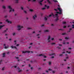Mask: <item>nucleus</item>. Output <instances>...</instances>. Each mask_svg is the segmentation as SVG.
<instances>
[{"instance_id":"nucleus-9","label":"nucleus","mask_w":74,"mask_h":74,"mask_svg":"<svg viewBox=\"0 0 74 74\" xmlns=\"http://www.w3.org/2000/svg\"><path fill=\"white\" fill-rule=\"evenodd\" d=\"M51 38V36H49V38H48V42H50V40H49V39H50V38Z\"/></svg>"},{"instance_id":"nucleus-55","label":"nucleus","mask_w":74,"mask_h":74,"mask_svg":"<svg viewBox=\"0 0 74 74\" xmlns=\"http://www.w3.org/2000/svg\"><path fill=\"white\" fill-rule=\"evenodd\" d=\"M59 46H62V45L59 44Z\"/></svg>"},{"instance_id":"nucleus-40","label":"nucleus","mask_w":74,"mask_h":74,"mask_svg":"<svg viewBox=\"0 0 74 74\" xmlns=\"http://www.w3.org/2000/svg\"><path fill=\"white\" fill-rule=\"evenodd\" d=\"M13 67H14V68H16V67H17V66H13Z\"/></svg>"},{"instance_id":"nucleus-44","label":"nucleus","mask_w":74,"mask_h":74,"mask_svg":"<svg viewBox=\"0 0 74 74\" xmlns=\"http://www.w3.org/2000/svg\"><path fill=\"white\" fill-rule=\"evenodd\" d=\"M69 49H71V47H69L68 48Z\"/></svg>"},{"instance_id":"nucleus-19","label":"nucleus","mask_w":74,"mask_h":74,"mask_svg":"<svg viewBox=\"0 0 74 74\" xmlns=\"http://www.w3.org/2000/svg\"><path fill=\"white\" fill-rule=\"evenodd\" d=\"M44 32H49V31L48 30H45L44 31Z\"/></svg>"},{"instance_id":"nucleus-53","label":"nucleus","mask_w":74,"mask_h":74,"mask_svg":"<svg viewBox=\"0 0 74 74\" xmlns=\"http://www.w3.org/2000/svg\"><path fill=\"white\" fill-rule=\"evenodd\" d=\"M51 58H54V56H52L51 57Z\"/></svg>"},{"instance_id":"nucleus-52","label":"nucleus","mask_w":74,"mask_h":74,"mask_svg":"<svg viewBox=\"0 0 74 74\" xmlns=\"http://www.w3.org/2000/svg\"><path fill=\"white\" fill-rule=\"evenodd\" d=\"M46 73H48V71H46Z\"/></svg>"},{"instance_id":"nucleus-28","label":"nucleus","mask_w":74,"mask_h":74,"mask_svg":"<svg viewBox=\"0 0 74 74\" xmlns=\"http://www.w3.org/2000/svg\"><path fill=\"white\" fill-rule=\"evenodd\" d=\"M44 1V0H42L41 1H40L39 2V3H41V2H42Z\"/></svg>"},{"instance_id":"nucleus-22","label":"nucleus","mask_w":74,"mask_h":74,"mask_svg":"<svg viewBox=\"0 0 74 74\" xmlns=\"http://www.w3.org/2000/svg\"><path fill=\"white\" fill-rule=\"evenodd\" d=\"M51 45H53V44H55V43H52L50 44Z\"/></svg>"},{"instance_id":"nucleus-25","label":"nucleus","mask_w":74,"mask_h":74,"mask_svg":"<svg viewBox=\"0 0 74 74\" xmlns=\"http://www.w3.org/2000/svg\"><path fill=\"white\" fill-rule=\"evenodd\" d=\"M72 29H74V25H72Z\"/></svg>"},{"instance_id":"nucleus-48","label":"nucleus","mask_w":74,"mask_h":74,"mask_svg":"<svg viewBox=\"0 0 74 74\" xmlns=\"http://www.w3.org/2000/svg\"><path fill=\"white\" fill-rule=\"evenodd\" d=\"M62 43L63 44H66L65 43V42H63Z\"/></svg>"},{"instance_id":"nucleus-14","label":"nucleus","mask_w":74,"mask_h":74,"mask_svg":"<svg viewBox=\"0 0 74 74\" xmlns=\"http://www.w3.org/2000/svg\"><path fill=\"white\" fill-rule=\"evenodd\" d=\"M58 16V13L55 14V16H56V17H57V18H59V17L57 16Z\"/></svg>"},{"instance_id":"nucleus-20","label":"nucleus","mask_w":74,"mask_h":74,"mask_svg":"<svg viewBox=\"0 0 74 74\" xmlns=\"http://www.w3.org/2000/svg\"><path fill=\"white\" fill-rule=\"evenodd\" d=\"M66 52L67 53H68L69 54L70 53H71V52L70 51H69V52L68 51H66Z\"/></svg>"},{"instance_id":"nucleus-39","label":"nucleus","mask_w":74,"mask_h":74,"mask_svg":"<svg viewBox=\"0 0 74 74\" xmlns=\"http://www.w3.org/2000/svg\"><path fill=\"white\" fill-rule=\"evenodd\" d=\"M49 71H52V69H49Z\"/></svg>"},{"instance_id":"nucleus-56","label":"nucleus","mask_w":74,"mask_h":74,"mask_svg":"<svg viewBox=\"0 0 74 74\" xmlns=\"http://www.w3.org/2000/svg\"><path fill=\"white\" fill-rule=\"evenodd\" d=\"M24 12H25V14H26V13H27V12H26V11H24Z\"/></svg>"},{"instance_id":"nucleus-18","label":"nucleus","mask_w":74,"mask_h":74,"mask_svg":"<svg viewBox=\"0 0 74 74\" xmlns=\"http://www.w3.org/2000/svg\"><path fill=\"white\" fill-rule=\"evenodd\" d=\"M47 2H48L49 4H51V2L49 1V0H47Z\"/></svg>"},{"instance_id":"nucleus-21","label":"nucleus","mask_w":74,"mask_h":74,"mask_svg":"<svg viewBox=\"0 0 74 74\" xmlns=\"http://www.w3.org/2000/svg\"><path fill=\"white\" fill-rule=\"evenodd\" d=\"M8 48V46L7 47H6V46H5V49H7V48Z\"/></svg>"},{"instance_id":"nucleus-43","label":"nucleus","mask_w":74,"mask_h":74,"mask_svg":"<svg viewBox=\"0 0 74 74\" xmlns=\"http://www.w3.org/2000/svg\"><path fill=\"white\" fill-rule=\"evenodd\" d=\"M54 40V38H51V40Z\"/></svg>"},{"instance_id":"nucleus-63","label":"nucleus","mask_w":74,"mask_h":74,"mask_svg":"<svg viewBox=\"0 0 74 74\" xmlns=\"http://www.w3.org/2000/svg\"><path fill=\"white\" fill-rule=\"evenodd\" d=\"M7 16H5V18H7Z\"/></svg>"},{"instance_id":"nucleus-30","label":"nucleus","mask_w":74,"mask_h":74,"mask_svg":"<svg viewBox=\"0 0 74 74\" xmlns=\"http://www.w3.org/2000/svg\"><path fill=\"white\" fill-rule=\"evenodd\" d=\"M40 4V5H42V3L41 2L39 3Z\"/></svg>"},{"instance_id":"nucleus-38","label":"nucleus","mask_w":74,"mask_h":74,"mask_svg":"<svg viewBox=\"0 0 74 74\" xmlns=\"http://www.w3.org/2000/svg\"><path fill=\"white\" fill-rule=\"evenodd\" d=\"M49 8V6H47V9H48V8Z\"/></svg>"},{"instance_id":"nucleus-4","label":"nucleus","mask_w":74,"mask_h":74,"mask_svg":"<svg viewBox=\"0 0 74 74\" xmlns=\"http://www.w3.org/2000/svg\"><path fill=\"white\" fill-rule=\"evenodd\" d=\"M8 8H9V9H10V10L9 11V12H11V11H12V8L10 6H9L8 7Z\"/></svg>"},{"instance_id":"nucleus-64","label":"nucleus","mask_w":74,"mask_h":74,"mask_svg":"<svg viewBox=\"0 0 74 74\" xmlns=\"http://www.w3.org/2000/svg\"><path fill=\"white\" fill-rule=\"evenodd\" d=\"M43 60H44V61H45V60H46V59H44Z\"/></svg>"},{"instance_id":"nucleus-15","label":"nucleus","mask_w":74,"mask_h":74,"mask_svg":"<svg viewBox=\"0 0 74 74\" xmlns=\"http://www.w3.org/2000/svg\"><path fill=\"white\" fill-rule=\"evenodd\" d=\"M7 32V31L6 30H4L2 32V33H5V32Z\"/></svg>"},{"instance_id":"nucleus-42","label":"nucleus","mask_w":74,"mask_h":74,"mask_svg":"<svg viewBox=\"0 0 74 74\" xmlns=\"http://www.w3.org/2000/svg\"><path fill=\"white\" fill-rule=\"evenodd\" d=\"M13 36H15V33H13Z\"/></svg>"},{"instance_id":"nucleus-3","label":"nucleus","mask_w":74,"mask_h":74,"mask_svg":"<svg viewBox=\"0 0 74 74\" xmlns=\"http://www.w3.org/2000/svg\"><path fill=\"white\" fill-rule=\"evenodd\" d=\"M39 56H43L45 58H47V56H45V55H43V54H40L39 55Z\"/></svg>"},{"instance_id":"nucleus-24","label":"nucleus","mask_w":74,"mask_h":74,"mask_svg":"<svg viewBox=\"0 0 74 74\" xmlns=\"http://www.w3.org/2000/svg\"><path fill=\"white\" fill-rule=\"evenodd\" d=\"M66 22H62V24H66Z\"/></svg>"},{"instance_id":"nucleus-17","label":"nucleus","mask_w":74,"mask_h":74,"mask_svg":"<svg viewBox=\"0 0 74 74\" xmlns=\"http://www.w3.org/2000/svg\"><path fill=\"white\" fill-rule=\"evenodd\" d=\"M5 53H3V57H5Z\"/></svg>"},{"instance_id":"nucleus-12","label":"nucleus","mask_w":74,"mask_h":74,"mask_svg":"<svg viewBox=\"0 0 74 74\" xmlns=\"http://www.w3.org/2000/svg\"><path fill=\"white\" fill-rule=\"evenodd\" d=\"M52 15H53V16H54V15L53 14V13H52V14H50L49 15V17H51V16H52Z\"/></svg>"},{"instance_id":"nucleus-37","label":"nucleus","mask_w":74,"mask_h":74,"mask_svg":"<svg viewBox=\"0 0 74 74\" xmlns=\"http://www.w3.org/2000/svg\"><path fill=\"white\" fill-rule=\"evenodd\" d=\"M22 70H21V69H20L18 70V72H21V71Z\"/></svg>"},{"instance_id":"nucleus-7","label":"nucleus","mask_w":74,"mask_h":74,"mask_svg":"<svg viewBox=\"0 0 74 74\" xmlns=\"http://www.w3.org/2000/svg\"><path fill=\"white\" fill-rule=\"evenodd\" d=\"M11 48H12V49L13 48H15V49H17V48H16V47L15 46H11Z\"/></svg>"},{"instance_id":"nucleus-61","label":"nucleus","mask_w":74,"mask_h":74,"mask_svg":"<svg viewBox=\"0 0 74 74\" xmlns=\"http://www.w3.org/2000/svg\"><path fill=\"white\" fill-rule=\"evenodd\" d=\"M69 30H72V29H71V28H70V29H69Z\"/></svg>"},{"instance_id":"nucleus-51","label":"nucleus","mask_w":74,"mask_h":74,"mask_svg":"<svg viewBox=\"0 0 74 74\" xmlns=\"http://www.w3.org/2000/svg\"><path fill=\"white\" fill-rule=\"evenodd\" d=\"M54 10H55V11H58V10L56 9H54Z\"/></svg>"},{"instance_id":"nucleus-13","label":"nucleus","mask_w":74,"mask_h":74,"mask_svg":"<svg viewBox=\"0 0 74 74\" xmlns=\"http://www.w3.org/2000/svg\"><path fill=\"white\" fill-rule=\"evenodd\" d=\"M4 26V25H0V29H1L2 28V27H3Z\"/></svg>"},{"instance_id":"nucleus-62","label":"nucleus","mask_w":74,"mask_h":74,"mask_svg":"<svg viewBox=\"0 0 74 74\" xmlns=\"http://www.w3.org/2000/svg\"><path fill=\"white\" fill-rule=\"evenodd\" d=\"M32 44H33V43H30V45H32Z\"/></svg>"},{"instance_id":"nucleus-49","label":"nucleus","mask_w":74,"mask_h":74,"mask_svg":"<svg viewBox=\"0 0 74 74\" xmlns=\"http://www.w3.org/2000/svg\"><path fill=\"white\" fill-rule=\"evenodd\" d=\"M55 72L54 71H52V73H55Z\"/></svg>"},{"instance_id":"nucleus-32","label":"nucleus","mask_w":74,"mask_h":74,"mask_svg":"<svg viewBox=\"0 0 74 74\" xmlns=\"http://www.w3.org/2000/svg\"><path fill=\"white\" fill-rule=\"evenodd\" d=\"M57 48H58V49H60V47H57Z\"/></svg>"},{"instance_id":"nucleus-1","label":"nucleus","mask_w":74,"mask_h":74,"mask_svg":"<svg viewBox=\"0 0 74 74\" xmlns=\"http://www.w3.org/2000/svg\"><path fill=\"white\" fill-rule=\"evenodd\" d=\"M58 9L59 10L60 12H56L57 14H62V9H61L59 8H58Z\"/></svg>"},{"instance_id":"nucleus-57","label":"nucleus","mask_w":74,"mask_h":74,"mask_svg":"<svg viewBox=\"0 0 74 74\" xmlns=\"http://www.w3.org/2000/svg\"><path fill=\"white\" fill-rule=\"evenodd\" d=\"M36 1V0H33V1Z\"/></svg>"},{"instance_id":"nucleus-16","label":"nucleus","mask_w":74,"mask_h":74,"mask_svg":"<svg viewBox=\"0 0 74 74\" xmlns=\"http://www.w3.org/2000/svg\"><path fill=\"white\" fill-rule=\"evenodd\" d=\"M44 19L45 20V21H47V18L46 17H45L44 18Z\"/></svg>"},{"instance_id":"nucleus-31","label":"nucleus","mask_w":74,"mask_h":74,"mask_svg":"<svg viewBox=\"0 0 74 74\" xmlns=\"http://www.w3.org/2000/svg\"><path fill=\"white\" fill-rule=\"evenodd\" d=\"M29 11H31V12H32V11H33V10L32 9H30L29 10Z\"/></svg>"},{"instance_id":"nucleus-35","label":"nucleus","mask_w":74,"mask_h":74,"mask_svg":"<svg viewBox=\"0 0 74 74\" xmlns=\"http://www.w3.org/2000/svg\"><path fill=\"white\" fill-rule=\"evenodd\" d=\"M2 70H4V67H3Z\"/></svg>"},{"instance_id":"nucleus-23","label":"nucleus","mask_w":74,"mask_h":74,"mask_svg":"<svg viewBox=\"0 0 74 74\" xmlns=\"http://www.w3.org/2000/svg\"><path fill=\"white\" fill-rule=\"evenodd\" d=\"M69 38H67V37H65V39H66V40H68L69 39Z\"/></svg>"},{"instance_id":"nucleus-47","label":"nucleus","mask_w":74,"mask_h":74,"mask_svg":"<svg viewBox=\"0 0 74 74\" xmlns=\"http://www.w3.org/2000/svg\"><path fill=\"white\" fill-rule=\"evenodd\" d=\"M44 26V24H43L41 25V27H43V26Z\"/></svg>"},{"instance_id":"nucleus-60","label":"nucleus","mask_w":74,"mask_h":74,"mask_svg":"<svg viewBox=\"0 0 74 74\" xmlns=\"http://www.w3.org/2000/svg\"><path fill=\"white\" fill-rule=\"evenodd\" d=\"M2 62V60H1L0 61V64H1V62Z\"/></svg>"},{"instance_id":"nucleus-46","label":"nucleus","mask_w":74,"mask_h":74,"mask_svg":"<svg viewBox=\"0 0 74 74\" xmlns=\"http://www.w3.org/2000/svg\"><path fill=\"white\" fill-rule=\"evenodd\" d=\"M64 27V28H66V26H64V27Z\"/></svg>"},{"instance_id":"nucleus-27","label":"nucleus","mask_w":74,"mask_h":74,"mask_svg":"<svg viewBox=\"0 0 74 74\" xmlns=\"http://www.w3.org/2000/svg\"><path fill=\"white\" fill-rule=\"evenodd\" d=\"M16 1H17L16 2V3H18V0H15Z\"/></svg>"},{"instance_id":"nucleus-54","label":"nucleus","mask_w":74,"mask_h":74,"mask_svg":"<svg viewBox=\"0 0 74 74\" xmlns=\"http://www.w3.org/2000/svg\"><path fill=\"white\" fill-rule=\"evenodd\" d=\"M59 56H63V54H60Z\"/></svg>"},{"instance_id":"nucleus-6","label":"nucleus","mask_w":74,"mask_h":74,"mask_svg":"<svg viewBox=\"0 0 74 74\" xmlns=\"http://www.w3.org/2000/svg\"><path fill=\"white\" fill-rule=\"evenodd\" d=\"M33 19L35 20V19H36V18H37V15H36V14H35L34 16H33Z\"/></svg>"},{"instance_id":"nucleus-59","label":"nucleus","mask_w":74,"mask_h":74,"mask_svg":"<svg viewBox=\"0 0 74 74\" xmlns=\"http://www.w3.org/2000/svg\"><path fill=\"white\" fill-rule=\"evenodd\" d=\"M16 46L17 47H18V46H19V44H17Z\"/></svg>"},{"instance_id":"nucleus-41","label":"nucleus","mask_w":74,"mask_h":74,"mask_svg":"<svg viewBox=\"0 0 74 74\" xmlns=\"http://www.w3.org/2000/svg\"><path fill=\"white\" fill-rule=\"evenodd\" d=\"M29 29H31V28H27L28 30H29Z\"/></svg>"},{"instance_id":"nucleus-8","label":"nucleus","mask_w":74,"mask_h":74,"mask_svg":"<svg viewBox=\"0 0 74 74\" xmlns=\"http://www.w3.org/2000/svg\"><path fill=\"white\" fill-rule=\"evenodd\" d=\"M6 21L7 22H8V23H12V22H11V21H8V19L6 20Z\"/></svg>"},{"instance_id":"nucleus-2","label":"nucleus","mask_w":74,"mask_h":74,"mask_svg":"<svg viewBox=\"0 0 74 74\" xmlns=\"http://www.w3.org/2000/svg\"><path fill=\"white\" fill-rule=\"evenodd\" d=\"M17 27L18 28V30H20L21 29V28H23V26H21L20 25H19Z\"/></svg>"},{"instance_id":"nucleus-36","label":"nucleus","mask_w":74,"mask_h":74,"mask_svg":"<svg viewBox=\"0 0 74 74\" xmlns=\"http://www.w3.org/2000/svg\"><path fill=\"white\" fill-rule=\"evenodd\" d=\"M58 20H59V19L57 18L56 19V21H58Z\"/></svg>"},{"instance_id":"nucleus-26","label":"nucleus","mask_w":74,"mask_h":74,"mask_svg":"<svg viewBox=\"0 0 74 74\" xmlns=\"http://www.w3.org/2000/svg\"><path fill=\"white\" fill-rule=\"evenodd\" d=\"M46 9V8H42V10H45Z\"/></svg>"},{"instance_id":"nucleus-10","label":"nucleus","mask_w":74,"mask_h":74,"mask_svg":"<svg viewBox=\"0 0 74 74\" xmlns=\"http://www.w3.org/2000/svg\"><path fill=\"white\" fill-rule=\"evenodd\" d=\"M49 56H52V55H54V56H55V54L54 53H52L51 54H50Z\"/></svg>"},{"instance_id":"nucleus-5","label":"nucleus","mask_w":74,"mask_h":74,"mask_svg":"<svg viewBox=\"0 0 74 74\" xmlns=\"http://www.w3.org/2000/svg\"><path fill=\"white\" fill-rule=\"evenodd\" d=\"M27 52V53H30V51H22L23 53H26Z\"/></svg>"},{"instance_id":"nucleus-11","label":"nucleus","mask_w":74,"mask_h":74,"mask_svg":"<svg viewBox=\"0 0 74 74\" xmlns=\"http://www.w3.org/2000/svg\"><path fill=\"white\" fill-rule=\"evenodd\" d=\"M3 9H5V8H6L5 7V6L4 5H3Z\"/></svg>"},{"instance_id":"nucleus-29","label":"nucleus","mask_w":74,"mask_h":74,"mask_svg":"<svg viewBox=\"0 0 74 74\" xmlns=\"http://www.w3.org/2000/svg\"><path fill=\"white\" fill-rule=\"evenodd\" d=\"M54 1L55 3H57V2H58V1L56 0Z\"/></svg>"},{"instance_id":"nucleus-50","label":"nucleus","mask_w":74,"mask_h":74,"mask_svg":"<svg viewBox=\"0 0 74 74\" xmlns=\"http://www.w3.org/2000/svg\"><path fill=\"white\" fill-rule=\"evenodd\" d=\"M66 34L65 33H63L62 34V35H64L65 34Z\"/></svg>"},{"instance_id":"nucleus-45","label":"nucleus","mask_w":74,"mask_h":74,"mask_svg":"<svg viewBox=\"0 0 74 74\" xmlns=\"http://www.w3.org/2000/svg\"><path fill=\"white\" fill-rule=\"evenodd\" d=\"M59 40H60V41H62V39H59Z\"/></svg>"},{"instance_id":"nucleus-33","label":"nucleus","mask_w":74,"mask_h":74,"mask_svg":"<svg viewBox=\"0 0 74 74\" xmlns=\"http://www.w3.org/2000/svg\"><path fill=\"white\" fill-rule=\"evenodd\" d=\"M21 9L22 10H23V8L22 7H21Z\"/></svg>"},{"instance_id":"nucleus-34","label":"nucleus","mask_w":74,"mask_h":74,"mask_svg":"<svg viewBox=\"0 0 74 74\" xmlns=\"http://www.w3.org/2000/svg\"><path fill=\"white\" fill-rule=\"evenodd\" d=\"M49 65H51V62H49Z\"/></svg>"},{"instance_id":"nucleus-58","label":"nucleus","mask_w":74,"mask_h":74,"mask_svg":"<svg viewBox=\"0 0 74 74\" xmlns=\"http://www.w3.org/2000/svg\"><path fill=\"white\" fill-rule=\"evenodd\" d=\"M3 46H4V47H5V44H4L3 45Z\"/></svg>"}]
</instances>
